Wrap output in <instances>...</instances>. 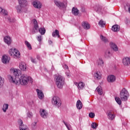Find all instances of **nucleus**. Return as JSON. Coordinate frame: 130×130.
<instances>
[{
  "label": "nucleus",
  "mask_w": 130,
  "mask_h": 130,
  "mask_svg": "<svg viewBox=\"0 0 130 130\" xmlns=\"http://www.w3.org/2000/svg\"><path fill=\"white\" fill-rule=\"evenodd\" d=\"M10 72L14 76L12 75H8V78L9 81L15 85H22V86H26L28 83H33V79L30 76H28L26 74H20L21 71L19 69L15 68H11Z\"/></svg>",
  "instance_id": "f257e3e1"
},
{
  "label": "nucleus",
  "mask_w": 130,
  "mask_h": 130,
  "mask_svg": "<svg viewBox=\"0 0 130 130\" xmlns=\"http://www.w3.org/2000/svg\"><path fill=\"white\" fill-rule=\"evenodd\" d=\"M19 5L16 6V10L18 14L27 12L28 10V2L26 0H18Z\"/></svg>",
  "instance_id": "f03ea898"
},
{
  "label": "nucleus",
  "mask_w": 130,
  "mask_h": 130,
  "mask_svg": "<svg viewBox=\"0 0 130 130\" xmlns=\"http://www.w3.org/2000/svg\"><path fill=\"white\" fill-rule=\"evenodd\" d=\"M64 78L61 75H58L56 77V85L59 89H62L64 85Z\"/></svg>",
  "instance_id": "7ed1b4c3"
},
{
  "label": "nucleus",
  "mask_w": 130,
  "mask_h": 130,
  "mask_svg": "<svg viewBox=\"0 0 130 130\" xmlns=\"http://www.w3.org/2000/svg\"><path fill=\"white\" fill-rule=\"evenodd\" d=\"M51 102L52 105H53V106L57 107V108H59V107L61 106V100H60V98H59L58 96H53L52 98Z\"/></svg>",
  "instance_id": "20e7f679"
},
{
  "label": "nucleus",
  "mask_w": 130,
  "mask_h": 130,
  "mask_svg": "<svg viewBox=\"0 0 130 130\" xmlns=\"http://www.w3.org/2000/svg\"><path fill=\"white\" fill-rule=\"evenodd\" d=\"M0 14L4 15V16H5V17L6 20L8 21V22H10L11 23H13L15 22V19L14 18L11 19V17L10 16H9L8 17H7V16H8V11L5 9H3L1 7H0Z\"/></svg>",
  "instance_id": "39448f33"
},
{
  "label": "nucleus",
  "mask_w": 130,
  "mask_h": 130,
  "mask_svg": "<svg viewBox=\"0 0 130 130\" xmlns=\"http://www.w3.org/2000/svg\"><path fill=\"white\" fill-rule=\"evenodd\" d=\"M9 53L11 56H12L14 58L20 57V52L15 48L10 49L9 50Z\"/></svg>",
  "instance_id": "423d86ee"
},
{
  "label": "nucleus",
  "mask_w": 130,
  "mask_h": 130,
  "mask_svg": "<svg viewBox=\"0 0 130 130\" xmlns=\"http://www.w3.org/2000/svg\"><path fill=\"white\" fill-rule=\"evenodd\" d=\"M128 92L125 88H123L121 91L120 93V97L122 101H126L128 98Z\"/></svg>",
  "instance_id": "0eeeda50"
},
{
  "label": "nucleus",
  "mask_w": 130,
  "mask_h": 130,
  "mask_svg": "<svg viewBox=\"0 0 130 130\" xmlns=\"http://www.w3.org/2000/svg\"><path fill=\"white\" fill-rule=\"evenodd\" d=\"M54 3L56 6L59 9H64V8H67V5L68 4V2L66 0L63 2L58 0H55Z\"/></svg>",
  "instance_id": "6e6552de"
},
{
  "label": "nucleus",
  "mask_w": 130,
  "mask_h": 130,
  "mask_svg": "<svg viewBox=\"0 0 130 130\" xmlns=\"http://www.w3.org/2000/svg\"><path fill=\"white\" fill-rule=\"evenodd\" d=\"M32 22L34 24V28L31 29V34H35V33H37V32H38V30L39 29L38 26V22L35 19L32 20Z\"/></svg>",
  "instance_id": "1a4fd4ad"
},
{
  "label": "nucleus",
  "mask_w": 130,
  "mask_h": 130,
  "mask_svg": "<svg viewBox=\"0 0 130 130\" xmlns=\"http://www.w3.org/2000/svg\"><path fill=\"white\" fill-rule=\"evenodd\" d=\"M96 12L101 15H105L107 13V7H100L98 8Z\"/></svg>",
  "instance_id": "9d476101"
},
{
  "label": "nucleus",
  "mask_w": 130,
  "mask_h": 130,
  "mask_svg": "<svg viewBox=\"0 0 130 130\" xmlns=\"http://www.w3.org/2000/svg\"><path fill=\"white\" fill-rule=\"evenodd\" d=\"M18 122L19 125L20 130H29V128H28V126L23 124V120L19 119L18 121Z\"/></svg>",
  "instance_id": "9b49d317"
},
{
  "label": "nucleus",
  "mask_w": 130,
  "mask_h": 130,
  "mask_svg": "<svg viewBox=\"0 0 130 130\" xmlns=\"http://www.w3.org/2000/svg\"><path fill=\"white\" fill-rule=\"evenodd\" d=\"M32 5L36 9H40L42 8V3L39 1L36 0L32 2Z\"/></svg>",
  "instance_id": "f8f14e48"
},
{
  "label": "nucleus",
  "mask_w": 130,
  "mask_h": 130,
  "mask_svg": "<svg viewBox=\"0 0 130 130\" xmlns=\"http://www.w3.org/2000/svg\"><path fill=\"white\" fill-rule=\"evenodd\" d=\"M107 115L108 119L110 120H113L115 118V114L112 111H109L107 112Z\"/></svg>",
  "instance_id": "ddd939ff"
},
{
  "label": "nucleus",
  "mask_w": 130,
  "mask_h": 130,
  "mask_svg": "<svg viewBox=\"0 0 130 130\" xmlns=\"http://www.w3.org/2000/svg\"><path fill=\"white\" fill-rule=\"evenodd\" d=\"M19 69L21 71L23 72H26L27 70H28V68H27V65L24 62H21L19 63Z\"/></svg>",
  "instance_id": "4468645a"
},
{
  "label": "nucleus",
  "mask_w": 130,
  "mask_h": 130,
  "mask_svg": "<svg viewBox=\"0 0 130 130\" xmlns=\"http://www.w3.org/2000/svg\"><path fill=\"white\" fill-rule=\"evenodd\" d=\"M40 114L42 118H47L48 113L44 109H41L40 110Z\"/></svg>",
  "instance_id": "2eb2a0df"
},
{
  "label": "nucleus",
  "mask_w": 130,
  "mask_h": 130,
  "mask_svg": "<svg viewBox=\"0 0 130 130\" xmlns=\"http://www.w3.org/2000/svg\"><path fill=\"white\" fill-rule=\"evenodd\" d=\"M122 63L125 66H129L130 64V58L129 57H124L122 59Z\"/></svg>",
  "instance_id": "dca6fc26"
},
{
  "label": "nucleus",
  "mask_w": 130,
  "mask_h": 130,
  "mask_svg": "<svg viewBox=\"0 0 130 130\" xmlns=\"http://www.w3.org/2000/svg\"><path fill=\"white\" fill-rule=\"evenodd\" d=\"M82 26L83 29L85 30H89L90 29V24L88 23L87 21H83L82 23Z\"/></svg>",
  "instance_id": "f3484780"
},
{
  "label": "nucleus",
  "mask_w": 130,
  "mask_h": 130,
  "mask_svg": "<svg viewBox=\"0 0 130 130\" xmlns=\"http://www.w3.org/2000/svg\"><path fill=\"white\" fill-rule=\"evenodd\" d=\"M36 91L38 94V97L39 99H43V98H44V93H43V92L38 89H36Z\"/></svg>",
  "instance_id": "a211bd4d"
},
{
  "label": "nucleus",
  "mask_w": 130,
  "mask_h": 130,
  "mask_svg": "<svg viewBox=\"0 0 130 130\" xmlns=\"http://www.w3.org/2000/svg\"><path fill=\"white\" fill-rule=\"evenodd\" d=\"M4 40L7 45H10L11 43H12V39L9 36H6L4 38Z\"/></svg>",
  "instance_id": "6ab92c4d"
},
{
  "label": "nucleus",
  "mask_w": 130,
  "mask_h": 130,
  "mask_svg": "<svg viewBox=\"0 0 130 130\" xmlns=\"http://www.w3.org/2000/svg\"><path fill=\"white\" fill-rule=\"evenodd\" d=\"M10 61V57L4 55L2 57V62H3V63H9Z\"/></svg>",
  "instance_id": "aec40b11"
},
{
  "label": "nucleus",
  "mask_w": 130,
  "mask_h": 130,
  "mask_svg": "<svg viewBox=\"0 0 130 130\" xmlns=\"http://www.w3.org/2000/svg\"><path fill=\"white\" fill-rule=\"evenodd\" d=\"M93 77L95 80H101L102 78L101 73L99 71H97L94 73Z\"/></svg>",
  "instance_id": "412c9836"
},
{
  "label": "nucleus",
  "mask_w": 130,
  "mask_h": 130,
  "mask_svg": "<svg viewBox=\"0 0 130 130\" xmlns=\"http://www.w3.org/2000/svg\"><path fill=\"white\" fill-rule=\"evenodd\" d=\"M115 80H116V78L114 75H110L107 78V81L109 83H113V82H115Z\"/></svg>",
  "instance_id": "4be33fe9"
},
{
  "label": "nucleus",
  "mask_w": 130,
  "mask_h": 130,
  "mask_svg": "<svg viewBox=\"0 0 130 130\" xmlns=\"http://www.w3.org/2000/svg\"><path fill=\"white\" fill-rule=\"evenodd\" d=\"M72 13L74 16H78L80 11H79V9L77 8L73 7L72 10Z\"/></svg>",
  "instance_id": "5701e85b"
},
{
  "label": "nucleus",
  "mask_w": 130,
  "mask_h": 130,
  "mask_svg": "<svg viewBox=\"0 0 130 130\" xmlns=\"http://www.w3.org/2000/svg\"><path fill=\"white\" fill-rule=\"evenodd\" d=\"M110 45L112 49H113L114 51H117L118 50V47L115 44L113 43H110Z\"/></svg>",
  "instance_id": "b1692460"
},
{
  "label": "nucleus",
  "mask_w": 130,
  "mask_h": 130,
  "mask_svg": "<svg viewBox=\"0 0 130 130\" xmlns=\"http://www.w3.org/2000/svg\"><path fill=\"white\" fill-rule=\"evenodd\" d=\"M76 107L77 109H79V110L82 109V108L83 107V104H82V102H81V101L78 100L77 102Z\"/></svg>",
  "instance_id": "393cba45"
},
{
  "label": "nucleus",
  "mask_w": 130,
  "mask_h": 130,
  "mask_svg": "<svg viewBox=\"0 0 130 130\" xmlns=\"http://www.w3.org/2000/svg\"><path fill=\"white\" fill-rule=\"evenodd\" d=\"M52 35L53 37H56V36H57L58 38H59L60 37V36H59V31L57 29L55 30V31L52 32Z\"/></svg>",
  "instance_id": "a878e982"
},
{
  "label": "nucleus",
  "mask_w": 130,
  "mask_h": 130,
  "mask_svg": "<svg viewBox=\"0 0 130 130\" xmlns=\"http://www.w3.org/2000/svg\"><path fill=\"white\" fill-rule=\"evenodd\" d=\"M84 87H85V83L82 82H80L78 83V88L79 90H83V89H84Z\"/></svg>",
  "instance_id": "bb28decb"
},
{
  "label": "nucleus",
  "mask_w": 130,
  "mask_h": 130,
  "mask_svg": "<svg viewBox=\"0 0 130 130\" xmlns=\"http://www.w3.org/2000/svg\"><path fill=\"white\" fill-rule=\"evenodd\" d=\"M112 30L114 32H117V31H119V26L118 25H115L112 27Z\"/></svg>",
  "instance_id": "cd10ccee"
},
{
  "label": "nucleus",
  "mask_w": 130,
  "mask_h": 130,
  "mask_svg": "<svg viewBox=\"0 0 130 130\" xmlns=\"http://www.w3.org/2000/svg\"><path fill=\"white\" fill-rule=\"evenodd\" d=\"M7 109H9V104H4L2 107V110L3 112H7Z\"/></svg>",
  "instance_id": "c85d7f7f"
},
{
  "label": "nucleus",
  "mask_w": 130,
  "mask_h": 130,
  "mask_svg": "<svg viewBox=\"0 0 130 130\" xmlns=\"http://www.w3.org/2000/svg\"><path fill=\"white\" fill-rule=\"evenodd\" d=\"M39 31L41 35H44V34H45L46 30L45 28L41 27L39 28Z\"/></svg>",
  "instance_id": "c756f323"
},
{
  "label": "nucleus",
  "mask_w": 130,
  "mask_h": 130,
  "mask_svg": "<svg viewBox=\"0 0 130 130\" xmlns=\"http://www.w3.org/2000/svg\"><path fill=\"white\" fill-rule=\"evenodd\" d=\"M96 90H97L99 95H102L103 92H102V87H101V86H98L96 88Z\"/></svg>",
  "instance_id": "7c9ffc66"
},
{
  "label": "nucleus",
  "mask_w": 130,
  "mask_h": 130,
  "mask_svg": "<svg viewBox=\"0 0 130 130\" xmlns=\"http://www.w3.org/2000/svg\"><path fill=\"white\" fill-rule=\"evenodd\" d=\"M25 45H26L27 48L29 50H31V49H32V46H31V44H30V43L28 42L27 41H25Z\"/></svg>",
  "instance_id": "2f4dec72"
},
{
  "label": "nucleus",
  "mask_w": 130,
  "mask_h": 130,
  "mask_svg": "<svg viewBox=\"0 0 130 130\" xmlns=\"http://www.w3.org/2000/svg\"><path fill=\"white\" fill-rule=\"evenodd\" d=\"M104 62H103V60H102V58H99V59L97 61V64L98 66H101V67H102L103 66Z\"/></svg>",
  "instance_id": "473e14b6"
},
{
  "label": "nucleus",
  "mask_w": 130,
  "mask_h": 130,
  "mask_svg": "<svg viewBox=\"0 0 130 130\" xmlns=\"http://www.w3.org/2000/svg\"><path fill=\"white\" fill-rule=\"evenodd\" d=\"M124 9L125 10H128V12L130 14V4L129 3H126L124 5Z\"/></svg>",
  "instance_id": "72a5a7b5"
},
{
  "label": "nucleus",
  "mask_w": 130,
  "mask_h": 130,
  "mask_svg": "<svg viewBox=\"0 0 130 130\" xmlns=\"http://www.w3.org/2000/svg\"><path fill=\"white\" fill-rule=\"evenodd\" d=\"M101 39L103 41V42H105V43L108 42V39L103 36H101Z\"/></svg>",
  "instance_id": "f704fd0d"
},
{
  "label": "nucleus",
  "mask_w": 130,
  "mask_h": 130,
  "mask_svg": "<svg viewBox=\"0 0 130 130\" xmlns=\"http://www.w3.org/2000/svg\"><path fill=\"white\" fill-rule=\"evenodd\" d=\"M115 100L119 105L121 104V100H120V98L118 97H115Z\"/></svg>",
  "instance_id": "c9c22d12"
},
{
  "label": "nucleus",
  "mask_w": 130,
  "mask_h": 130,
  "mask_svg": "<svg viewBox=\"0 0 130 130\" xmlns=\"http://www.w3.org/2000/svg\"><path fill=\"white\" fill-rule=\"evenodd\" d=\"M63 122L64 124L66 125V127L68 128V129L71 130V128H72L71 125L70 124L64 121H63Z\"/></svg>",
  "instance_id": "e433bc0d"
},
{
  "label": "nucleus",
  "mask_w": 130,
  "mask_h": 130,
  "mask_svg": "<svg viewBox=\"0 0 130 130\" xmlns=\"http://www.w3.org/2000/svg\"><path fill=\"white\" fill-rule=\"evenodd\" d=\"M99 25L101 26V27H104V26H105V22L103 21V20H101L99 22Z\"/></svg>",
  "instance_id": "4c0bfd02"
},
{
  "label": "nucleus",
  "mask_w": 130,
  "mask_h": 130,
  "mask_svg": "<svg viewBox=\"0 0 130 130\" xmlns=\"http://www.w3.org/2000/svg\"><path fill=\"white\" fill-rule=\"evenodd\" d=\"M97 126H98V125L96 123H92L91 124L92 128H94V129L96 128Z\"/></svg>",
  "instance_id": "58836bf2"
},
{
  "label": "nucleus",
  "mask_w": 130,
  "mask_h": 130,
  "mask_svg": "<svg viewBox=\"0 0 130 130\" xmlns=\"http://www.w3.org/2000/svg\"><path fill=\"white\" fill-rule=\"evenodd\" d=\"M89 117L90 118H94L95 117V113L91 112L89 114Z\"/></svg>",
  "instance_id": "ea45409f"
},
{
  "label": "nucleus",
  "mask_w": 130,
  "mask_h": 130,
  "mask_svg": "<svg viewBox=\"0 0 130 130\" xmlns=\"http://www.w3.org/2000/svg\"><path fill=\"white\" fill-rule=\"evenodd\" d=\"M27 117H29V118H31L32 116H33V114H32V112H28L27 113Z\"/></svg>",
  "instance_id": "a19ab883"
},
{
  "label": "nucleus",
  "mask_w": 130,
  "mask_h": 130,
  "mask_svg": "<svg viewBox=\"0 0 130 130\" xmlns=\"http://www.w3.org/2000/svg\"><path fill=\"white\" fill-rule=\"evenodd\" d=\"M105 54H106V56H107V57H109L111 55V53H110V52L109 51H106Z\"/></svg>",
  "instance_id": "79ce46f5"
},
{
  "label": "nucleus",
  "mask_w": 130,
  "mask_h": 130,
  "mask_svg": "<svg viewBox=\"0 0 130 130\" xmlns=\"http://www.w3.org/2000/svg\"><path fill=\"white\" fill-rule=\"evenodd\" d=\"M4 84V80H3V78L0 77V88L3 87V84Z\"/></svg>",
  "instance_id": "37998d69"
},
{
  "label": "nucleus",
  "mask_w": 130,
  "mask_h": 130,
  "mask_svg": "<svg viewBox=\"0 0 130 130\" xmlns=\"http://www.w3.org/2000/svg\"><path fill=\"white\" fill-rule=\"evenodd\" d=\"M37 40L39 41V42H41V41L42 40V36H38Z\"/></svg>",
  "instance_id": "c03bdc74"
},
{
  "label": "nucleus",
  "mask_w": 130,
  "mask_h": 130,
  "mask_svg": "<svg viewBox=\"0 0 130 130\" xmlns=\"http://www.w3.org/2000/svg\"><path fill=\"white\" fill-rule=\"evenodd\" d=\"M31 61V62H33V63H36V59H34L33 57H30Z\"/></svg>",
  "instance_id": "a18cd8bd"
},
{
  "label": "nucleus",
  "mask_w": 130,
  "mask_h": 130,
  "mask_svg": "<svg viewBox=\"0 0 130 130\" xmlns=\"http://www.w3.org/2000/svg\"><path fill=\"white\" fill-rule=\"evenodd\" d=\"M37 124V122H34V123H32L31 126L33 127V128H35V126H36V124Z\"/></svg>",
  "instance_id": "49530a36"
},
{
  "label": "nucleus",
  "mask_w": 130,
  "mask_h": 130,
  "mask_svg": "<svg viewBox=\"0 0 130 130\" xmlns=\"http://www.w3.org/2000/svg\"><path fill=\"white\" fill-rule=\"evenodd\" d=\"M66 76H67L68 78H70V77H71V73H70V72H66Z\"/></svg>",
  "instance_id": "de8ad7c7"
},
{
  "label": "nucleus",
  "mask_w": 130,
  "mask_h": 130,
  "mask_svg": "<svg viewBox=\"0 0 130 130\" xmlns=\"http://www.w3.org/2000/svg\"><path fill=\"white\" fill-rule=\"evenodd\" d=\"M64 67L65 69H66V70H68V69H69V67H68V66L64 65Z\"/></svg>",
  "instance_id": "09e8293b"
},
{
  "label": "nucleus",
  "mask_w": 130,
  "mask_h": 130,
  "mask_svg": "<svg viewBox=\"0 0 130 130\" xmlns=\"http://www.w3.org/2000/svg\"><path fill=\"white\" fill-rule=\"evenodd\" d=\"M74 84L75 85V86H77V87L78 86H79V83H78V82H75Z\"/></svg>",
  "instance_id": "8fccbe9b"
},
{
  "label": "nucleus",
  "mask_w": 130,
  "mask_h": 130,
  "mask_svg": "<svg viewBox=\"0 0 130 130\" xmlns=\"http://www.w3.org/2000/svg\"><path fill=\"white\" fill-rule=\"evenodd\" d=\"M48 43H49V44H51L52 43V41L49 40Z\"/></svg>",
  "instance_id": "3c124183"
},
{
  "label": "nucleus",
  "mask_w": 130,
  "mask_h": 130,
  "mask_svg": "<svg viewBox=\"0 0 130 130\" xmlns=\"http://www.w3.org/2000/svg\"><path fill=\"white\" fill-rule=\"evenodd\" d=\"M32 104H33V102H32Z\"/></svg>",
  "instance_id": "603ef678"
}]
</instances>
